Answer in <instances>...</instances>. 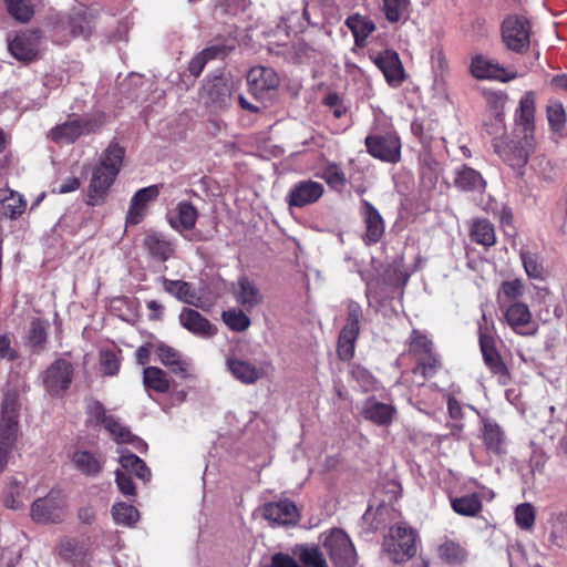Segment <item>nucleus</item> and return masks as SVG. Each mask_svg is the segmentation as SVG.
Returning <instances> with one entry per match:
<instances>
[{
	"label": "nucleus",
	"mask_w": 567,
	"mask_h": 567,
	"mask_svg": "<svg viewBox=\"0 0 567 567\" xmlns=\"http://www.w3.org/2000/svg\"><path fill=\"white\" fill-rule=\"evenodd\" d=\"M124 148L111 144L101 155L97 165L93 168L87 188V204L99 206L105 202L110 187L114 183L123 162Z\"/></svg>",
	"instance_id": "f257e3e1"
},
{
	"label": "nucleus",
	"mask_w": 567,
	"mask_h": 567,
	"mask_svg": "<svg viewBox=\"0 0 567 567\" xmlns=\"http://www.w3.org/2000/svg\"><path fill=\"white\" fill-rule=\"evenodd\" d=\"M19 398L14 391L4 394L0 417V473L8 464L19 432Z\"/></svg>",
	"instance_id": "f03ea898"
},
{
	"label": "nucleus",
	"mask_w": 567,
	"mask_h": 567,
	"mask_svg": "<svg viewBox=\"0 0 567 567\" xmlns=\"http://www.w3.org/2000/svg\"><path fill=\"white\" fill-rule=\"evenodd\" d=\"M478 343L484 363L489 372L497 377L499 384L507 385L511 382V374L495 347L493 322L488 321L484 313L478 322Z\"/></svg>",
	"instance_id": "7ed1b4c3"
},
{
	"label": "nucleus",
	"mask_w": 567,
	"mask_h": 567,
	"mask_svg": "<svg viewBox=\"0 0 567 567\" xmlns=\"http://www.w3.org/2000/svg\"><path fill=\"white\" fill-rule=\"evenodd\" d=\"M417 533L405 524H398L389 529L383 540V550L395 564L404 563L416 554Z\"/></svg>",
	"instance_id": "20e7f679"
},
{
	"label": "nucleus",
	"mask_w": 567,
	"mask_h": 567,
	"mask_svg": "<svg viewBox=\"0 0 567 567\" xmlns=\"http://www.w3.org/2000/svg\"><path fill=\"white\" fill-rule=\"evenodd\" d=\"M367 152L374 158L390 164L401 161V138L394 131L370 134L365 137Z\"/></svg>",
	"instance_id": "39448f33"
},
{
	"label": "nucleus",
	"mask_w": 567,
	"mask_h": 567,
	"mask_svg": "<svg viewBox=\"0 0 567 567\" xmlns=\"http://www.w3.org/2000/svg\"><path fill=\"white\" fill-rule=\"evenodd\" d=\"M362 317L361 306L355 301H350L347 307V322L340 331L337 347L338 357L343 361L350 360L354 354Z\"/></svg>",
	"instance_id": "423d86ee"
},
{
	"label": "nucleus",
	"mask_w": 567,
	"mask_h": 567,
	"mask_svg": "<svg viewBox=\"0 0 567 567\" xmlns=\"http://www.w3.org/2000/svg\"><path fill=\"white\" fill-rule=\"evenodd\" d=\"M530 22L524 16H509L502 23V41L516 53H524L530 43Z\"/></svg>",
	"instance_id": "0eeeda50"
},
{
	"label": "nucleus",
	"mask_w": 567,
	"mask_h": 567,
	"mask_svg": "<svg viewBox=\"0 0 567 567\" xmlns=\"http://www.w3.org/2000/svg\"><path fill=\"white\" fill-rule=\"evenodd\" d=\"M323 547L336 567H352L357 554L349 536L341 529H332L324 536Z\"/></svg>",
	"instance_id": "6e6552de"
},
{
	"label": "nucleus",
	"mask_w": 567,
	"mask_h": 567,
	"mask_svg": "<svg viewBox=\"0 0 567 567\" xmlns=\"http://www.w3.org/2000/svg\"><path fill=\"white\" fill-rule=\"evenodd\" d=\"M103 124L102 115L76 118L65 122L51 130V138L59 143H72L81 135L96 132Z\"/></svg>",
	"instance_id": "1a4fd4ad"
},
{
	"label": "nucleus",
	"mask_w": 567,
	"mask_h": 567,
	"mask_svg": "<svg viewBox=\"0 0 567 567\" xmlns=\"http://www.w3.org/2000/svg\"><path fill=\"white\" fill-rule=\"evenodd\" d=\"M65 515V501L60 492L51 491L47 496L33 502L31 517L40 524L59 523Z\"/></svg>",
	"instance_id": "9d476101"
},
{
	"label": "nucleus",
	"mask_w": 567,
	"mask_h": 567,
	"mask_svg": "<svg viewBox=\"0 0 567 567\" xmlns=\"http://www.w3.org/2000/svg\"><path fill=\"white\" fill-rule=\"evenodd\" d=\"M73 379V365L65 359H56L43 372V385L51 395H60L66 391Z\"/></svg>",
	"instance_id": "9b49d317"
},
{
	"label": "nucleus",
	"mask_w": 567,
	"mask_h": 567,
	"mask_svg": "<svg viewBox=\"0 0 567 567\" xmlns=\"http://www.w3.org/2000/svg\"><path fill=\"white\" fill-rule=\"evenodd\" d=\"M323 195V184L312 179H302L289 188L286 202L289 207L303 208L318 203Z\"/></svg>",
	"instance_id": "f8f14e48"
},
{
	"label": "nucleus",
	"mask_w": 567,
	"mask_h": 567,
	"mask_svg": "<svg viewBox=\"0 0 567 567\" xmlns=\"http://www.w3.org/2000/svg\"><path fill=\"white\" fill-rule=\"evenodd\" d=\"M471 73L480 80H498L502 82H508L518 78L517 72L505 69L483 55H476L472 59Z\"/></svg>",
	"instance_id": "ddd939ff"
},
{
	"label": "nucleus",
	"mask_w": 567,
	"mask_h": 567,
	"mask_svg": "<svg viewBox=\"0 0 567 567\" xmlns=\"http://www.w3.org/2000/svg\"><path fill=\"white\" fill-rule=\"evenodd\" d=\"M41 32L39 30H28L17 34L8 41L10 53L20 61H32L39 52Z\"/></svg>",
	"instance_id": "4468645a"
},
{
	"label": "nucleus",
	"mask_w": 567,
	"mask_h": 567,
	"mask_svg": "<svg viewBox=\"0 0 567 567\" xmlns=\"http://www.w3.org/2000/svg\"><path fill=\"white\" fill-rule=\"evenodd\" d=\"M250 93L256 99H262L266 93L275 91L279 85V78L274 69L255 66L247 74Z\"/></svg>",
	"instance_id": "2eb2a0df"
},
{
	"label": "nucleus",
	"mask_w": 567,
	"mask_h": 567,
	"mask_svg": "<svg viewBox=\"0 0 567 567\" xmlns=\"http://www.w3.org/2000/svg\"><path fill=\"white\" fill-rule=\"evenodd\" d=\"M360 204V215L365 225V235L363 239L367 245L377 244L384 235V220L379 210L370 202L361 199Z\"/></svg>",
	"instance_id": "dca6fc26"
},
{
	"label": "nucleus",
	"mask_w": 567,
	"mask_h": 567,
	"mask_svg": "<svg viewBox=\"0 0 567 567\" xmlns=\"http://www.w3.org/2000/svg\"><path fill=\"white\" fill-rule=\"evenodd\" d=\"M231 84L223 78H215L203 86L200 97L214 110H223L230 103Z\"/></svg>",
	"instance_id": "f3484780"
},
{
	"label": "nucleus",
	"mask_w": 567,
	"mask_h": 567,
	"mask_svg": "<svg viewBox=\"0 0 567 567\" xmlns=\"http://www.w3.org/2000/svg\"><path fill=\"white\" fill-rule=\"evenodd\" d=\"M505 319L512 329L522 336H533L537 332V324L532 321V313L523 302L512 303L505 311Z\"/></svg>",
	"instance_id": "a211bd4d"
},
{
	"label": "nucleus",
	"mask_w": 567,
	"mask_h": 567,
	"mask_svg": "<svg viewBox=\"0 0 567 567\" xmlns=\"http://www.w3.org/2000/svg\"><path fill=\"white\" fill-rule=\"evenodd\" d=\"M262 516L272 524L293 525L299 519V511L293 502L280 499L264 505Z\"/></svg>",
	"instance_id": "6ab92c4d"
},
{
	"label": "nucleus",
	"mask_w": 567,
	"mask_h": 567,
	"mask_svg": "<svg viewBox=\"0 0 567 567\" xmlns=\"http://www.w3.org/2000/svg\"><path fill=\"white\" fill-rule=\"evenodd\" d=\"M143 246L147 254L158 260L167 261L175 254L176 245L166 235L159 231H147L143 239Z\"/></svg>",
	"instance_id": "aec40b11"
},
{
	"label": "nucleus",
	"mask_w": 567,
	"mask_h": 567,
	"mask_svg": "<svg viewBox=\"0 0 567 567\" xmlns=\"http://www.w3.org/2000/svg\"><path fill=\"white\" fill-rule=\"evenodd\" d=\"M233 293L238 305L251 310L264 301V296L257 285L247 276H240L233 287Z\"/></svg>",
	"instance_id": "412c9836"
},
{
	"label": "nucleus",
	"mask_w": 567,
	"mask_h": 567,
	"mask_svg": "<svg viewBox=\"0 0 567 567\" xmlns=\"http://www.w3.org/2000/svg\"><path fill=\"white\" fill-rule=\"evenodd\" d=\"M226 365L231 375L244 384H255L264 377V370L240 358L229 357Z\"/></svg>",
	"instance_id": "4be33fe9"
},
{
	"label": "nucleus",
	"mask_w": 567,
	"mask_h": 567,
	"mask_svg": "<svg viewBox=\"0 0 567 567\" xmlns=\"http://www.w3.org/2000/svg\"><path fill=\"white\" fill-rule=\"evenodd\" d=\"M156 354L161 363L173 373L182 378L189 375L190 363L176 349L165 343H159L156 346Z\"/></svg>",
	"instance_id": "5701e85b"
},
{
	"label": "nucleus",
	"mask_w": 567,
	"mask_h": 567,
	"mask_svg": "<svg viewBox=\"0 0 567 567\" xmlns=\"http://www.w3.org/2000/svg\"><path fill=\"white\" fill-rule=\"evenodd\" d=\"M181 324L189 332L207 338L216 333V328L198 311L184 308L179 313Z\"/></svg>",
	"instance_id": "b1692460"
},
{
	"label": "nucleus",
	"mask_w": 567,
	"mask_h": 567,
	"mask_svg": "<svg viewBox=\"0 0 567 567\" xmlns=\"http://www.w3.org/2000/svg\"><path fill=\"white\" fill-rule=\"evenodd\" d=\"M375 63L390 84H400L403 81L404 71L396 52L391 50L381 52L377 56Z\"/></svg>",
	"instance_id": "393cba45"
},
{
	"label": "nucleus",
	"mask_w": 567,
	"mask_h": 567,
	"mask_svg": "<svg viewBox=\"0 0 567 567\" xmlns=\"http://www.w3.org/2000/svg\"><path fill=\"white\" fill-rule=\"evenodd\" d=\"M362 414L365 420L371 421L379 426H388L396 415V409L392 404L378 402L375 400H368Z\"/></svg>",
	"instance_id": "a878e982"
},
{
	"label": "nucleus",
	"mask_w": 567,
	"mask_h": 567,
	"mask_svg": "<svg viewBox=\"0 0 567 567\" xmlns=\"http://www.w3.org/2000/svg\"><path fill=\"white\" fill-rule=\"evenodd\" d=\"M162 284L164 290L179 301L195 307L199 306L202 298L192 284L184 280H171L167 278H163Z\"/></svg>",
	"instance_id": "bb28decb"
},
{
	"label": "nucleus",
	"mask_w": 567,
	"mask_h": 567,
	"mask_svg": "<svg viewBox=\"0 0 567 567\" xmlns=\"http://www.w3.org/2000/svg\"><path fill=\"white\" fill-rule=\"evenodd\" d=\"M454 185L462 192H482L486 182L480 172L463 165L455 172Z\"/></svg>",
	"instance_id": "cd10ccee"
},
{
	"label": "nucleus",
	"mask_w": 567,
	"mask_h": 567,
	"mask_svg": "<svg viewBox=\"0 0 567 567\" xmlns=\"http://www.w3.org/2000/svg\"><path fill=\"white\" fill-rule=\"evenodd\" d=\"M483 441L488 451L497 455L505 452V433L494 420H483Z\"/></svg>",
	"instance_id": "c85d7f7f"
},
{
	"label": "nucleus",
	"mask_w": 567,
	"mask_h": 567,
	"mask_svg": "<svg viewBox=\"0 0 567 567\" xmlns=\"http://www.w3.org/2000/svg\"><path fill=\"white\" fill-rule=\"evenodd\" d=\"M59 555L74 566L82 565L89 557V547L83 540L65 538L59 545Z\"/></svg>",
	"instance_id": "c756f323"
},
{
	"label": "nucleus",
	"mask_w": 567,
	"mask_h": 567,
	"mask_svg": "<svg viewBox=\"0 0 567 567\" xmlns=\"http://www.w3.org/2000/svg\"><path fill=\"white\" fill-rule=\"evenodd\" d=\"M24 209L25 200L19 193L10 188H0V212L4 216L14 219L23 214Z\"/></svg>",
	"instance_id": "7c9ffc66"
},
{
	"label": "nucleus",
	"mask_w": 567,
	"mask_h": 567,
	"mask_svg": "<svg viewBox=\"0 0 567 567\" xmlns=\"http://www.w3.org/2000/svg\"><path fill=\"white\" fill-rule=\"evenodd\" d=\"M121 470L128 473L131 476L134 474L138 480L147 483L151 481V471L143 460L137 455L127 453L122 454L120 457Z\"/></svg>",
	"instance_id": "2f4dec72"
},
{
	"label": "nucleus",
	"mask_w": 567,
	"mask_h": 567,
	"mask_svg": "<svg viewBox=\"0 0 567 567\" xmlns=\"http://www.w3.org/2000/svg\"><path fill=\"white\" fill-rule=\"evenodd\" d=\"M227 48L225 45H212L203 50L200 53H198L196 56L192 59L188 65V70L190 74L194 76H198L205 64L216 58H224L227 54Z\"/></svg>",
	"instance_id": "473e14b6"
},
{
	"label": "nucleus",
	"mask_w": 567,
	"mask_h": 567,
	"mask_svg": "<svg viewBox=\"0 0 567 567\" xmlns=\"http://www.w3.org/2000/svg\"><path fill=\"white\" fill-rule=\"evenodd\" d=\"M143 384L146 389L158 393H166L171 385L165 371L157 367H147L144 369Z\"/></svg>",
	"instance_id": "72a5a7b5"
},
{
	"label": "nucleus",
	"mask_w": 567,
	"mask_h": 567,
	"mask_svg": "<svg viewBox=\"0 0 567 567\" xmlns=\"http://www.w3.org/2000/svg\"><path fill=\"white\" fill-rule=\"evenodd\" d=\"M451 506L458 515L468 517L476 516L483 507L481 497L475 493L452 498Z\"/></svg>",
	"instance_id": "f704fd0d"
},
{
	"label": "nucleus",
	"mask_w": 567,
	"mask_h": 567,
	"mask_svg": "<svg viewBox=\"0 0 567 567\" xmlns=\"http://www.w3.org/2000/svg\"><path fill=\"white\" fill-rule=\"evenodd\" d=\"M470 235L473 241L486 247H491L496 243L494 226L487 219L474 220Z\"/></svg>",
	"instance_id": "c9c22d12"
},
{
	"label": "nucleus",
	"mask_w": 567,
	"mask_h": 567,
	"mask_svg": "<svg viewBox=\"0 0 567 567\" xmlns=\"http://www.w3.org/2000/svg\"><path fill=\"white\" fill-rule=\"evenodd\" d=\"M534 114H535V96L533 92H526L520 101L517 110L516 121L524 127L527 133L534 127Z\"/></svg>",
	"instance_id": "e433bc0d"
},
{
	"label": "nucleus",
	"mask_w": 567,
	"mask_h": 567,
	"mask_svg": "<svg viewBox=\"0 0 567 567\" xmlns=\"http://www.w3.org/2000/svg\"><path fill=\"white\" fill-rule=\"evenodd\" d=\"M439 557L447 564H462L467 558V550L452 539H445L437 548Z\"/></svg>",
	"instance_id": "4c0bfd02"
},
{
	"label": "nucleus",
	"mask_w": 567,
	"mask_h": 567,
	"mask_svg": "<svg viewBox=\"0 0 567 567\" xmlns=\"http://www.w3.org/2000/svg\"><path fill=\"white\" fill-rule=\"evenodd\" d=\"M346 25L352 32L355 43L363 42L375 29L374 23L359 14L351 16L346 20Z\"/></svg>",
	"instance_id": "58836bf2"
},
{
	"label": "nucleus",
	"mask_w": 567,
	"mask_h": 567,
	"mask_svg": "<svg viewBox=\"0 0 567 567\" xmlns=\"http://www.w3.org/2000/svg\"><path fill=\"white\" fill-rule=\"evenodd\" d=\"M416 365L413 368L414 374H420L423 379H430L441 369V358L432 351L425 355L415 359Z\"/></svg>",
	"instance_id": "ea45409f"
},
{
	"label": "nucleus",
	"mask_w": 567,
	"mask_h": 567,
	"mask_svg": "<svg viewBox=\"0 0 567 567\" xmlns=\"http://www.w3.org/2000/svg\"><path fill=\"white\" fill-rule=\"evenodd\" d=\"M321 178L333 190H342L347 185V177L341 166L334 162H328L321 173Z\"/></svg>",
	"instance_id": "a19ab883"
},
{
	"label": "nucleus",
	"mask_w": 567,
	"mask_h": 567,
	"mask_svg": "<svg viewBox=\"0 0 567 567\" xmlns=\"http://www.w3.org/2000/svg\"><path fill=\"white\" fill-rule=\"evenodd\" d=\"M25 499V489L22 482L11 478L4 491V505L11 509H18L23 506Z\"/></svg>",
	"instance_id": "79ce46f5"
},
{
	"label": "nucleus",
	"mask_w": 567,
	"mask_h": 567,
	"mask_svg": "<svg viewBox=\"0 0 567 567\" xmlns=\"http://www.w3.org/2000/svg\"><path fill=\"white\" fill-rule=\"evenodd\" d=\"M293 554L306 567H328L322 553L317 547L300 545L295 548Z\"/></svg>",
	"instance_id": "37998d69"
},
{
	"label": "nucleus",
	"mask_w": 567,
	"mask_h": 567,
	"mask_svg": "<svg viewBox=\"0 0 567 567\" xmlns=\"http://www.w3.org/2000/svg\"><path fill=\"white\" fill-rule=\"evenodd\" d=\"M72 460L76 468L87 476H95L102 470V464L100 461L90 452H75Z\"/></svg>",
	"instance_id": "c03bdc74"
},
{
	"label": "nucleus",
	"mask_w": 567,
	"mask_h": 567,
	"mask_svg": "<svg viewBox=\"0 0 567 567\" xmlns=\"http://www.w3.org/2000/svg\"><path fill=\"white\" fill-rule=\"evenodd\" d=\"M112 516L116 524L133 526L140 518L138 511L126 503H116L112 507Z\"/></svg>",
	"instance_id": "a18cd8bd"
},
{
	"label": "nucleus",
	"mask_w": 567,
	"mask_h": 567,
	"mask_svg": "<svg viewBox=\"0 0 567 567\" xmlns=\"http://www.w3.org/2000/svg\"><path fill=\"white\" fill-rule=\"evenodd\" d=\"M223 321L231 330L236 332L246 331L250 327L249 317L240 309H229L223 312Z\"/></svg>",
	"instance_id": "49530a36"
},
{
	"label": "nucleus",
	"mask_w": 567,
	"mask_h": 567,
	"mask_svg": "<svg viewBox=\"0 0 567 567\" xmlns=\"http://www.w3.org/2000/svg\"><path fill=\"white\" fill-rule=\"evenodd\" d=\"M434 351L433 342L421 331L414 329L409 339V353L415 359Z\"/></svg>",
	"instance_id": "de8ad7c7"
},
{
	"label": "nucleus",
	"mask_w": 567,
	"mask_h": 567,
	"mask_svg": "<svg viewBox=\"0 0 567 567\" xmlns=\"http://www.w3.org/2000/svg\"><path fill=\"white\" fill-rule=\"evenodd\" d=\"M9 14L20 22H28L34 14L33 6L29 0H4Z\"/></svg>",
	"instance_id": "09e8293b"
},
{
	"label": "nucleus",
	"mask_w": 567,
	"mask_h": 567,
	"mask_svg": "<svg viewBox=\"0 0 567 567\" xmlns=\"http://www.w3.org/2000/svg\"><path fill=\"white\" fill-rule=\"evenodd\" d=\"M104 427L117 443H131L135 440L131 431L113 415L105 419Z\"/></svg>",
	"instance_id": "8fccbe9b"
},
{
	"label": "nucleus",
	"mask_w": 567,
	"mask_h": 567,
	"mask_svg": "<svg viewBox=\"0 0 567 567\" xmlns=\"http://www.w3.org/2000/svg\"><path fill=\"white\" fill-rule=\"evenodd\" d=\"M410 0H382V11L390 23H396L406 13Z\"/></svg>",
	"instance_id": "3c124183"
},
{
	"label": "nucleus",
	"mask_w": 567,
	"mask_h": 567,
	"mask_svg": "<svg viewBox=\"0 0 567 567\" xmlns=\"http://www.w3.org/2000/svg\"><path fill=\"white\" fill-rule=\"evenodd\" d=\"M520 259L525 269L526 275L536 280H543L545 278V268L539 261L537 255L529 251H522Z\"/></svg>",
	"instance_id": "603ef678"
},
{
	"label": "nucleus",
	"mask_w": 567,
	"mask_h": 567,
	"mask_svg": "<svg viewBox=\"0 0 567 567\" xmlns=\"http://www.w3.org/2000/svg\"><path fill=\"white\" fill-rule=\"evenodd\" d=\"M176 210L179 226L185 230L193 229L198 217L197 209L190 203L182 202Z\"/></svg>",
	"instance_id": "864d4df0"
},
{
	"label": "nucleus",
	"mask_w": 567,
	"mask_h": 567,
	"mask_svg": "<svg viewBox=\"0 0 567 567\" xmlns=\"http://www.w3.org/2000/svg\"><path fill=\"white\" fill-rule=\"evenodd\" d=\"M70 27L71 33L74 37L89 38L93 31L92 19L86 12L74 14L71 19Z\"/></svg>",
	"instance_id": "5fc2aeb1"
},
{
	"label": "nucleus",
	"mask_w": 567,
	"mask_h": 567,
	"mask_svg": "<svg viewBox=\"0 0 567 567\" xmlns=\"http://www.w3.org/2000/svg\"><path fill=\"white\" fill-rule=\"evenodd\" d=\"M47 340V327L45 323L41 320H33L31 322V327L28 333V342L34 351H40L43 349L44 342Z\"/></svg>",
	"instance_id": "6e6d98bb"
},
{
	"label": "nucleus",
	"mask_w": 567,
	"mask_h": 567,
	"mask_svg": "<svg viewBox=\"0 0 567 567\" xmlns=\"http://www.w3.org/2000/svg\"><path fill=\"white\" fill-rule=\"evenodd\" d=\"M515 522L523 529H529L535 523L534 507L529 503H523L515 509Z\"/></svg>",
	"instance_id": "4d7b16f0"
},
{
	"label": "nucleus",
	"mask_w": 567,
	"mask_h": 567,
	"mask_svg": "<svg viewBox=\"0 0 567 567\" xmlns=\"http://www.w3.org/2000/svg\"><path fill=\"white\" fill-rule=\"evenodd\" d=\"M115 483L117 485V488L124 496L131 497L136 495V487L132 480V476L125 471L121 468H117L115 471Z\"/></svg>",
	"instance_id": "13d9d810"
},
{
	"label": "nucleus",
	"mask_w": 567,
	"mask_h": 567,
	"mask_svg": "<svg viewBox=\"0 0 567 567\" xmlns=\"http://www.w3.org/2000/svg\"><path fill=\"white\" fill-rule=\"evenodd\" d=\"M547 118L550 127L555 131L560 130L566 121L565 110L561 103L555 102L547 107Z\"/></svg>",
	"instance_id": "bf43d9fd"
},
{
	"label": "nucleus",
	"mask_w": 567,
	"mask_h": 567,
	"mask_svg": "<svg viewBox=\"0 0 567 567\" xmlns=\"http://www.w3.org/2000/svg\"><path fill=\"white\" fill-rule=\"evenodd\" d=\"M100 362L107 375H115L120 370V360L116 352L112 350H104L100 353Z\"/></svg>",
	"instance_id": "052dcab7"
},
{
	"label": "nucleus",
	"mask_w": 567,
	"mask_h": 567,
	"mask_svg": "<svg viewBox=\"0 0 567 567\" xmlns=\"http://www.w3.org/2000/svg\"><path fill=\"white\" fill-rule=\"evenodd\" d=\"M86 412L89 415L87 422L89 423H95V424H105V419H107L109 415L105 413V409L99 401H91L87 403Z\"/></svg>",
	"instance_id": "680f3d73"
},
{
	"label": "nucleus",
	"mask_w": 567,
	"mask_h": 567,
	"mask_svg": "<svg viewBox=\"0 0 567 567\" xmlns=\"http://www.w3.org/2000/svg\"><path fill=\"white\" fill-rule=\"evenodd\" d=\"M432 69L435 75V81H443L449 72L447 61L441 50L432 54Z\"/></svg>",
	"instance_id": "e2e57ef3"
},
{
	"label": "nucleus",
	"mask_w": 567,
	"mask_h": 567,
	"mask_svg": "<svg viewBox=\"0 0 567 567\" xmlns=\"http://www.w3.org/2000/svg\"><path fill=\"white\" fill-rule=\"evenodd\" d=\"M158 195V188L156 186H148L140 189L132 197L133 204L137 203L138 206L147 209V204L155 199Z\"/></svg>",
	"instance_id": "0e129e2a"
},
{
	"label": "nucleus",
	"mask_w": 567,
	"mask_h": 567,
	"mask_svg": "<svg viewBox=\"0 0 567 567\" xmlns=\"http://www.w3.org/2000/svg\"><path fill=\"white\" fill-rule=\"evenodd\" d=\"M502 290L508 299H517L524 293V285L519 279L504 281Z\"/></svg>",
	"instance_id": "69168bd1"
},
{
	"label": "nucleus",
	"mask_w": 567,
	"mask_h": 567,
	"mask_svg": "<svg viewBox=\"0 0 567 567\" xmlns=\"http://www.w3.org/2000/svg\"><path fill=\"white\" fill-rule=\"evenodd\" d=\"M146 213V209L142 206H138L137 203L133 204V199H131V205L128 213L126 215V224L130 225H137L142 221L144 215Z\"/></svg>",
	"instance_id": "338daca9"
},
{
	"label": "nucleus",
	"mask_w": 567,
	"mask_h": 567,
	"mask_svg": "<svg viewBox=\"0 0 567 567\" xmlns=\"http://www.w3.org/2000/svg\"><path fill=\"white\" fill-rule=\"evenodd\" d=\"M268 567H300L297 561L287 554H275Z\"/></svg>",
	"instance_id": "774afa93"
}]
</instances>
